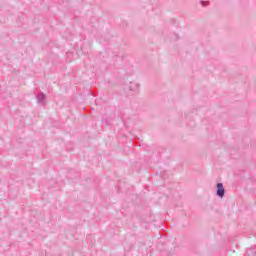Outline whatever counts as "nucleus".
I'll return each instance as SVG.
<instances>
[{"label": "nucleus", "instance_id": "1", "mask_svg": "<svg viewBox=\"0 0 256 256\" xmlns=\"http://www.w3.org/2000/svg\"><path fill=\"white\" fill-rule=\"evenodd\" d=\"M216 195L217 197H220V199L225 197V187H223V183H218L216 185Z\"/></svg>", "mask_w": 256, "mask_h": 256}, {"label": "nucleus", "instance_id": "2", "mask_svg": "<svg viewBox=\"0 0 256 256\" xmlns=\"http://www.w3.org/2000/svg\"><path fill=\"white\" fill-rule=\"evenodd\" d=\"M37 101L40 105H45V94L43 93L38 94Z\"/></svg>", "mask_w": 256, "mask_h": 256}, {"label": "nucleus", "instance_id": "4", "mask_svg": "<svg viewBox=\"0 0 256 256\" xmlns=\"http://www.w3.org/2000/svg\"><path fill=\"white\" fill-rule=\"evenodd\" d=\"M202 3V5H203V7H205V6H207V2H201Z\"/></svg>", "mask_w": 256, "mask_h": 256}, {"label": "nucleus", "instance_id": "3", "mask_svg": "<svg viewBox=\"0 0 256 256\" xmlns=\"http://www.w3.org/2000/svg\"><path fill=\"white\" fill-rule=\"evenodd\" d=\"M129 90L130 91H134L135 93H137V91H139V84H137V83H130Z\"/></svg>", "mask_w": 256, "mask_h": 256}]
</instances>
